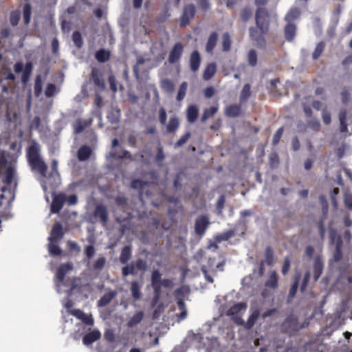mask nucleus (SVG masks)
Instances as JSON below:
<instances>
[{"mask_svg": "<svg viewBox=\"0 0 352 352\" xmlns=\"http://www.w3.org/2000/svg\"><path fill=\"white\" fill-rule=\"evenodd\" d=\"M0 166L6 168L4 186L1 189L0 206L3 201L10 204L14 198L17 183L16 181V160L8 153H3L0 157Z\"/></svg>", "mask_w": 352, "mask_h": 352, "instance_id": "nucleus-1", "label": "nucleus"}, {"mask_svg": "<svg viewBox=\"0 0 352 352\" xmlns=\"http://www.w3.org/2000/svg\"><path fill=\"white\" fill-rule=\"evenodd\" d=\"M73 263L68 262L61 264L58 270L54 279V283L58 293H67L70 295L74 287L69 280H65V276L72 271Z\"/></svg>", "mask_w": 352, "mask_h": 352, "instance_id": "nucleus-2", "label": "nucleus"}, {"mask_svg": "<svg viewBox=\"0 0 352 352\" xmlns=\"http://www.w3.org/2000/svg\"><path fill=\"white\" fill-rule=\"evenodd\" d=\"M40 151V146L37 143H33L28 147L27 157L32 169L37 170L43 177H45L47 166L41 159Z\"/></svg>", "mask_w": 352, "mask_h": 352, "instance_id": "nucleus-3", "label": "nucleus"}, {"mask_svg": "<svg viewBox=\"0 0 352 352\" xmlns=\"http://www.w3.org/2000/svg\"><path fill=\"white\" fill-rule=\"evenodd\" d=\"M255 18L256 25L262 34L267 32L271 22L277 21V14L275 12L269 13L263 8L257 9Z\"/></svg>", "mask_w": 352, "mask_h": 352, "instance_id": "nucleus-4", "label": "nucleus"}, {"mask_svg": "<svg viewBox=\"0 0 352 352\" xmlns=\"http://www.w3.org/2000/svg\"><path fill=\"white\" fill-rule=\"evenodd\" d=\"M186 290V288L182 287L175 290V294L176 296V298L177 299V304L179 310L180 311V313L177 314V316L180 320H184L188 315V311L186 308L185 303L180 298V296H184V292Z\"/></svg>", "mask_w": 352, "mask_h": 352, "instance_id": "nucleus-5", "label": "nucleus"}, {"mask_svg": "<svg viewBox=\"0 0 352 352\" xmlns=\"http://www.w3.org/2000/svg\"><path fill=\"white\" fill-rule=\"evenodd\" d=\"M214 258H210L208 261V265H203L201 269L205 279L210 283L214 282L213 276L217 274V270L214 268Z\"/></svg>", "mask_w": 352, "mask_h": 352, "instance_id": "nucleus-6", "label": "nucleus"}, {"mask_svg": "<svg viewBox=\"0 0 352 352\" xmlns=\"http://www.w3.org/2000/svg\"><path fill=\"white\" fill-rule=\"evenodd\" d=\"M131 188L138 190L140 200H143L144 197H148L149 183L143 182L140 179H134L131 182Z\"/></svg>", "mask_w": 352, "mask_h": 352, "instance_id": "nucleus-7", "label": "nucleus"}, {"mask_svg": "<svg viewBox=\"0 0 352 352\" xmlns=\"http://www.w3.org/2000/svg\"><path fill=\"white\" fill-rule=\"evenodd\" d=\"M282 327L285 331L292 333L299 330L302 327L298 324L296 317L289 316L283 323Z\"/></svg>", "mask_w": 352, "mask_h": 352, "instance_id": "nucleus-8", "label": "nucleus"}, {"mask_svg": "<svg viewBox=\"0 0 352 352\" xmlns=\"http://www.w3.org/2000/svg\"><path fill=\"white\" fill-rule=\"evenodd\" d=\"M195 14V7L193 4L185 6L180 19L181 25L186 26L194 18Z\"/></svg>", "mask_w": 352, "mask_h": 352, "instance_id": "nucleus-9", "label": "nucleus"}, {"mask_svg": "<svg viewBox=\"0 0 352 352\" xmlns=\"http://www.w3.org/2000/svg\"><path fill=\"white\" fill-rule=\"evenodd\" d=\"M66 201V195L60 193L55 195L53 197L52 203L51 204V212L58 213L63 208V206Z\"/></svg>", "mask_w": 352, "mask_h": 352, "instance_id": "nucleus-10", "label": "nucleus"}, {"mask_svg": "<svg viewBox=\"0 0 352 352\" xmlns=\"http://www.w3.org/2000/svg\"><path fill=\"white\" fill-rule=\"evenodd\" d=\"M209 219L205 216L199 217L195 221V230L197 235L203 236L209 225Z\"/></svg>", "mask_w": 352, "mask_h": 352, "instance_id": "nucleus-11", "label": "nucleus"}, {"mask_svg": "<svg viewBox=\"0 0 352 352\" xmlns=\"http://www.w3.org/2000/svg\"><path fill=\"white\" fill-rule=\"evenodd\" d=\"M184 51L183 45L181 43H177L171 50L168 56V62L173 64L177 62L182 57Z\"/></svg>", "mask_w": 352, "mask_h": 352, "instance_id": "nucleus-12", "label": "nucleus"}, {"mask_svg": "<svg viewBox=\"0 0 352 352\" xmlns=\"http://www.w3.org/2000/svg\"><path fill=\"white\" fill-rule=\"evenodd\" d=\"M94 216L95 218L98 219L100 222L105 226L108 221V212L105 206L98 204L96 206Z\"/></svg>", "mask_w": 352, "mask_h": 352, "instance_id": "nucleus-13", "label": "nucleus"}, {"mask_svg": "<svg viewBox=\"0 0 352 352\" xmlns=\"http://www.w3.org/2000/svg\"><path fill=\"white\" fill-rule=\"evenodd\" d=\"M64 233L63 226L60 223L56 222L53 225L50 236L48 241L51 242H58L63 237Z\"/></svg>", "mask_w": 352, "mask_h": 352, "instance_id": "nucleus-14", "label": "nucleus"}, {"mask_svg": "<svg viewBox=\"0 0 352 352\" xmlns=\"http://www.w3.org/2000/svg\"><path fill=\"white\" fill-rule=\"evenodd\" d=\"M161 281L160 272L158 270H154L151 275V285L156 298H158L161 294Z\"/></svg>", "mask_w": 352, "mask_h": 352, "instance_id": "nucleus-15", "label": "nucleus"}, {"mask_svg": "<svg viewBox=\"0 0 352 352\" xmlns=\"http://www.w3.org/2000/svg\"><path fill=\"white\" fill-rule=\"evenodd\" d=\"M201 64V56L198 51L195 50L192 52L190 57V68L193 72H196L199 69Z\"/></svg>", "mask_w": 352, "mask_h": 352, "instance_id": "nucleus-16", "label": "nucleus"}, {"mask_svg": "<svg viewBox=\"0 0 352 352\" xmlns=\"http://www.w3.org/2000/svg\"><path fill=\"white\" fill-rule=\"evenodd\" d=\"M91 80L98 88L102 90L104 89L105 84L102 78V75L99 69L96 67L93 68L91 70Z\"/></svg>", "mask_w": 352, "mask_h": 352, "instance_id": "nucleus-17", "label": "nucleus"}, {"mask_svg": "<svg viewBox=\"0 0 352 352\" xmlns=\"http://www.w3.org/2000/svg\"><path fill=\"white\" fill-rule=\"evenodd\" d=\"M199 116V108L195 104L190 105L186 110V118L189 123H194Z\"/></svg>", "mask_w": 352, "mask_h": 352, "instance_id": "nucleus-18", "label": "nucleus"}, {"mask_svg": "<svg viewBox=\"0 0 352 352\" xmlns=\"http://www.w3.org/2000/svg\"><path fill=\"white\" fill-rule=\"evenodd\" d=\"M101 337V333L98 330H94L86 334L82 338V342L85 345L91 344L93 342L99 340Z\"/></svg>", "mask_w": 352, "mask_h": 352, "instance_id": "nucleus-19", "label": "nucleus"}, {"mask_svg": "<svg viewBox=\"0 0 352 352\" xmlns=\"http://www.w3.org/2000/svg\"><path fill=\"white\" fill-rule=\"evenodd\" d=\"M117 296L116 291H110L105 293L98 301V307H104L107 305Z\"/></svg>", "mask_w": 352, "mask_h": 352, "instance_id": "nucleus-20", "label": "nucleus"}, {"mask_svg": "<svg viewBox=\"0 0 352 352\" xmlns=\"http://www.w3.org/2000/svg\"><path fill=\"white\" fill-rule=\"evenodd\" d=\"M247 309V305L244 302H239L231 307L227 311V315L230 316H234L241 313V311L244 312Z\"/></svg>", "mask_w": 352, "mask_h": 352, "instance_id": "nucleus-21", "label": "nucleus"}, {"mask_svg": "<svg viewBox=\"0 0 352 352\" xmlns=\"http://www.w3.org/2000/svg\"><path fill=\"white\" fill-rule=\"evenodd\" d=\"M92 153L91 148L88 146H81L78 151V159L79 161L88 160Z\"/></svg>", "mask_w": 352, "mask_h": 352, "instance_id": "nucleus-22", "label": "nucleus"}, {"mask_svg": "<svg viewBox=\"0 0 352 352\" xmlns=\"http://www.w3.org/2000/svg\"><path fill=\"white\" fill-rule=\"evenodd\" d=\"M217 72V65L214 63L208 64L205 68L203 74V78L205 80H210L213 77Z\"/></svg>", "mask_w": 352, "mask_h": 352, "instance_id": "nucleus-23", "label": "nucleus"}, {"mask_svg": "<svg viewBox=\"0 0 352 352\" xmlns=\"http://www.w3.org/2000/svg\"><path fill=\"white\" fill-rule=\"evenodd\" d=\"M296 27L293 23H287L285 28V36L287 41H292L296 35Z\"/></svg>", "mask_w": 352, "mask_h": 352, "instance_id": "nucleus-24", "label": "nucleus"}, {"mask_svg": "<svg viewBox=\"0 0 352 352\" xmlns=\"http://www.w3.org/2000/svg\"><path fill=\"white\" fill-rule=\"evenodd\" d=\"M323 269V262L320 257H316L314 265V280L316 281L322 274Z\"/></svg>", "mask_w": 352, "mask_h": 352, "instance_id": "nucleus-25", "label": "nucleus"}, {"mask_svg": "<svg viewBox=\"0 0 352 352\" xmlns=\"http://www.w3.org/2000/svg\"><path fill=\"white\" fill-rule=\"evenodd\" d=\"M218 39V34L217 32H212L206 43V50L208 53H212L214 49Z\"/></svg>", "mask_w": 352, "mask_h": 352, "instance_id": "nucleus-26", "label": "nucleus"}, {"mask_svg": "<svg viewBox=\"0 0 352 352\" xmlns=\"http://www.w3.org/2000/svg\"><path fill=\"white\" fill-rule=\"evenodd\" d=\"M33 70V65L32 62L28 61L26 63L25 67L23 69V72L21 76V81L23 83L25 84L29 81V78L32 74Z\"/></svg>", "mask_w": 352, "mask_h": 352, "instance_id": "nucleus-27", "label": "nucleus"}, {"mask_svg": "<svg viewBox=\"0 0 352 352\" xmlns=\"http://www.w3.org/2000/svg\"><path fill=\"white\" fill-rule=\"evenodd\" d=\"M267 287L275 289L278 287V276L274 271H272L269 274V278L265 282Z\"/></svg>", "mask_w": 352, "mask_h": 352, "instance_id": "nucleus-28", "label": "nucleus"}, {"mask_svg": "<svg viewBox=\"0 0 352 352\" xmlns=\"http://www.w3.org/2000/svg\"><path fill=\"white\" fill-rule=\"evenodd\" d=\"M250 36L252 38V39H254L256 41V45L258 46H259L260 47H265V41L264 36L263 35L258 36L257 30H256L254 28H250Z\"/></svg>", "mask_w": 352, "mask_h": 352, "instance_id": "nucleus-29", "label": "nucleus"}, {"mask_svg": "<svg viewBox=\"0 0 352 352\" xmlns=\"http://www.w3.org/2000/svg\"><path fill=\"white\" fill-rule=\"evenodd\" d=\"M241 112V105L239 104H232L225 110V113L228 117H237L239 116Z\"/></svg>", "mask_w": 352, "mask_h": 352, "instance_id": "nucleus-30", "label": "nucleus"}, {"mask_svg": "<svg viewBox=\"0 0 352 352\" xmlns=\"http://www.w3.org/2000/svg\"><path fill=\"white\" fill-rule=\"evenodd\" d=\"M141 285L137 281H133L131 285V295L135 300H139L141 298Z\"/></svg>", "mask_w": 352, "mask_h": 352, "instance_id": "nucleus-31", "label": "nucleus"}, {"mask_svg": "<svg viewBox=\"0 0 352 352\" xmlns=\"http://www.w3.org/2000/svg\"><path fill=\"white\" fill-rule=\"evenodd\" d=\"M259 316L260 311L258 309H256L253 310L252 314L249 316L247 322L245 323V328L248 329H251L257 321L258 318H259Z\"/></svg>", "mask_w": 352, "mask_h": 352, "instance_id": "nucleus-32", "label": "nucleus"}, {"mask_svg": "<svg viewBox=\"0 0 352 352\" xmlns=\"http://www.w3.org/2000/svg\"><path fill=\"white\" fill-rule=\"evenodd\" d=\"M300 11L297 8H291L285 17V20L287 23H292L294 20L300 16Z\"/></svg>", "mask_w": 352, "mask_h": 352, "instance_id": "nucleus-33", "label": "nucleus"}, {"mask_svg": "<svg viewBox=\"0 0 352 352\" xmlns=\"http://www.w3.org/2000/svg\"><path fill=\"white\" fill-rule=\"evenodd\" d=\"M339 120H340V130L341 133H346L347 131V124H346V111L343 109L339 113Z\"/></svg>", "mask_w": 352, "mask_h": 352, "instance_id": "nucleus-34", "label": "nucleus"}, {"mask_svg": "<svg viewBox=\"0 0 352 352\" xmlns=\"http://www.w3.org/2000/svg\"><path fill=\"white\" fill-rule=\"evenodd\" d=\"M160 86H161V88L164 91H166L168 94L173 93L175 89V86H174L173 82L168 78L162 79L160 81Z\"/></svg>", "mask_w": 352, "mask_h": 352, "instance_id": "nucleus-35", "label": "nucleus"}, {"mask_svg": "<svg viewBox=\"0 0 352 352\" xmlns=\"http://www.w3.org/2000/svg\"><path fill=\"white\" fill-rule=\"evenodd\" d=\"M179 126V121L177 117H172L169 119L168 123L166 125V130L168 133L175 132Z\"/></svg>", "mask_w": 352, "mask_h": 352, "instance_id": "nucleus-36", "label": "nucleus"}, {"mask_svg": "<svg viewBox=\"0 0 352 352\" xmlns=\"http://www.w3.org/2000/svg\"><path fill=\"white\" fill-rule=\"evenodd\" d=\"M131 256V250L129 246H125L120 254V261L122 264H125L130 259Z\"/></svg>", "mask_w": 352, "mask_h": 352, "instance_id": "nucleus-37", "label": "nucleus"}, {"mask_svg": "<svg viewBox=\"0 0 352 352\" xmlns=\"http://www.w3.org/2000/svg\"><path fill=\"white\" fill-rule=\"evenodd\" d=\"M218 111V107H211L209 109H206L201 116V122H205L208 118L212 117Z\"/></svg>", "mask_w": 352, "mask_h": 352, "instance_id": "nucleus-38", "label": "nucleus"}, {"mask_svg": "<svg viewBox=\"0 0 352 352\" xmlns=\"http://www.w3.org/2000/svg\"><path fill=\"white\" fill-rule=\"evenodd\" d=\"M144 317V314L142 311H139L135 314L133 317L128 322V326L132 327L138 323H140Z\"/></svg>", "mask_w": 352, "mask_h": 352, "instance_id": "nucleus-39", "label": "nucleus"}, {"mask_svg": "<svg viewBox=\"0 0 352 352\" xmlns=\"http://www.w3.org/2000/svg\"><path fill=\"white\" fill-rule=\"evenodd\" d=\"M43 89V80L41 75H37L35 79L34 84V95L36 97H38Z\"/></svg>", "mask_w": 352, "mask_h": 352, "instance_id": "nucleus-40", "label": "nucleus"}, {"mask_svg": "<svg viewBox=\"0 0 352 352\" xmlns=\"http://www.w3.org/2000/svg\"><path fill=\"white\" fill-rule=\"evenodd\" d=\"M325 47V43L323 41L318 43L312 54V58L314 60H317L322 53L323 52Z\"/></svg>", "mask_w": 352, "mask_h": 352, "instance_id": "nucleus-41", "label": "nucleus"}, {"mask_svg": "<svg viewBox=\"0 0 352 352\" xmlns=\"http://www.w3.org/2000/svg\"><path fill=\"white\" fill-rule=\"evenodd\" d=\"M250 96V85L249 84H245L243 89L241 90V94H240V102L243 103V102L246 101L249 97Z\"/></svg>", "mask_w": 352, "mask_h": 352, "instance_id": "nucleus-42", "label": "nucleus"}, {"mask_svg": "<svg viewBox=\"0 0 352 352\" xmlns=\"http://www.w3.org/2000/svg\"><path fill=\"white\" fill-rule=\"evenodd\" d=\"M87 126L86 121L82 120H77L73 123V128L74 133L76 134H78L81 133L85 126Z\"/></svg>", "mask_w": 352, "mask_h": 352, "instance_id": "nucleus-43", "label": "nucleus"}, {"mask_svg": "<svg viewBox=\"0 0 352 352\" xmlns=\"http://www.w3.org/2000/svg\"><path fill=\"white\" fill-rule=\"evenodd\" d=\"M111 155L113 157L123 159V158H129L131 159V155L128 151L126 150H120V151H114L111 153Z\"/></svg>", "mask_w": 352, "mask_h": 352, "instance_id": "nucleus-44", "label": "nucleus"}, {"mask_svg": "<svg viewBox=\"0 0 352 352\" xmlns=\"http://www.w3.org/2000/svg\"><path fill=\"white\" fill-rule=\"evenodd\" d=\"M109 54L104 50H100L96 53V58L100 63H104L109 60Z\"/></svg>", "mask_w": 352, "mask_h": 352, "instance_id": "nucleus-45", "label": "nucleus"}, {"mask_svg": "<svg viewBox=\"0 0 352 352\" xmlns=\"http://www.w3.org/2000/svg\"><path fill=\"white\" fill-rule=\"evenodd\" d=\"M222 47L223 51H229L231 47V39L230 34L227 32L224 33L222 36Z\"/></svg>", "mask_w": 352, "mask_h": 352, "instance_id": "nucleus-46", "label": "nucleus"}, {"mask_svg": "<svg viewBox=\"0 0 352 352\" xmlns=\"http://www.w3.org/2000/svg\"><path fill=\"white\" fill-rule=\"evenodd\" d=\"M188 88V84L186 82H183L179 89L177 100L178 101H182L186 96V91Z\"/></svg>", "mask_w": 352, "mask_h": 352, "instance_id": "nucleus-47", "label": "nucleus"}, {"mask_svg": "<svg viewBox=\"0 0 352 352\" xmlns=\"http://www.w3.org/2000/svg\"><path fill=\"white\" fill-rule=\"evenodd\" d=\"M72 41L74 45L80 48L82 46L83 41L81 34L78 31H75L72 34Z\"/></svg>", "mask_w": 352, "mask_h": 352, "instance_id": "nucleus-48", "label": "nucleus"}, {"mask_svg": "<svg viewBox=\"0 0 352 352\" xmlns=\"http://www.w3.org/2000/svg\"><path fill=\"white\" fill-rule=\"evenodd\" d=\"M54 243L55 242L50 241V243L48 245V250L50 254L54 256L60 255L62 252V250L58 245H55Z\"/></svg>", "mask_w": 352, "mask_h": 352, "instance_id": "nucleus-49", "label": "nucleus"}, {"mask_svg": "<svg viewBox=\"0 0 352 352\" xmlns=\"http://www.w3.org/2000/svg\"><path fill=\"white\" fill-rule=\"evenodd\" d=\"M23 19L25 24H28L30 21L31 17V6L26 3L23 7Z\"/></svg>", "mask_w": 352, "mask_h": 352, "instance_id": "nucleus-50", "label": "nucleus"}, {"mask_svg": "<svg viewBox=\"0 0 352 352\" xmlns=\"http://www.w3.org/2000/svg\"><path fill=\"white\" fill-rule=\"evenodd\" d=\"M342 241L339 240L337 245H336V250L333 255V258L335 261H339L342 258Z\"/></svg>", "mask_w": 352, "mask_h": 352, "instance_id": "nucleus-51", "label": "nucleus"}, {"mask_svg": "<svg viewBox=\"0 0 352 352\" xmlns=\"http://www.w3.org/2000/svg\"><path fill=\"white\" fill-rule=\"evenodd\" d=\"M299 279H300V277L296 278L295 281L294 282V283L292 284V285L289 289V296H288L289 300L292 299L296 294V292H297V289L298 287Z\"/></svg>", "mask_w": 352, "mask_h": 352, "instance_id": "nucleus-52", "label": "nucleus"}, {"mask_svg": "<svg viewBox=\"0 0 352 352\" xmlns=\"http://www.w3.org/2000/svg\"><path fill=\"white\" fill-rule=\"evenodd\" d=\"M329 238L331 243L337 245L339 240H342L340 235L338 234L337 231L335 229H331L329 230Z\"/></svg>", "mask_w": 352, "mask_h": 352, "instance_id": "nucleus-53", "label": "nucleus"}, {"mask_svg": "<svg viewBox=\"0 0 352 352\" xmlns=\"http://www.w3.org/2000/svg\"><path fill=\"white\" fill-rule=\"evenodd\" d=\"M248 63L252 66H255L257 63V54L254 50H250L248 54Z\"/></svg>", "mask_w": 352, "mask_h": 352, "instance_id": "nucleus-54", "label": "nucleus"}, {"mask_svg": "<svg viewBox=\"0 0 352 352\" xmlns=\"http://www.w3.org/2000/svg\"><path fill=\"white\" fill-rule=\"evenodd\" d=\"M344 203L345 207L352 211V194L345 192L344 194Z\"/></svg>", "mask_w": 352, "mask_h": 352, "instance_id": "nucleus-55", "label": "nucleus"}, {"mask_svg": "<svg viewBox=\"0 0 352 352\" xmlns=\"http://www.w3.org/2000/svg\"><path fill=\"white\" fill-rule=\"evenodd\" d=\"M122 276L126 277L129 274H135V265L131 263L130 265H128L122 269Z\"/></svg>", "mask_w": 352, "mask_h": 352, "instance_id": "nucleus-56", "label": "nucleus"}, {"mask_svg": "<svg viewBox=\"0 0 352 352\" xmlns=\"http://www.w3.org/2000/svg\"><path fill=\"white\" fill-rule=\"evenodd\" d=\"M265 262L271 265L273 264L274 258H273V251L270 247H267L265 249Z\"/></svg>", "mask_w": 352, "mask_h": 352, "instance_id": "nucleus-57", "label": "nucleus"}, {"mask_svg": "<svg viewBox=\"0 0 352 352\" xmlns=\"http://www.w3.org/2000/svg\"><path fill=\"white\" fill-rule=\"evenodd\" d=\"M106 263V259L104 257H99L94 265V268L96 270H101L104 267Z\"/></svg>", "mask_w": 352, "mask_h": 352, "instance_id": "nucleus-58", "label": "nucleus"}, {"mask_svg": "<svg viewBox=\"0 0 352 352\" xmlns=\"http://www.w3.org/2000/svg\"><path fill=\"white\" fill-rule=\"evenodd\" d=\"M56 91V86L54 84L50 83L47 85L45 94L47 97H52L54 95Z\"/></svg>", "mask_w": 352, "mask_h": 352, "instance_id": "nucleus-59", "label": "nucleus"}, {"mask_svg": "<svg viewBox=\"0 0 352 352\" xmlns=\"http://www.w3.org/2000/svg\"><path fill=\"white\" fill-rule=\"evenodd\" d=\"M147 267V263L145 260L139 258L136 261L135 269L137 268L139 270L145 271Z\"/></svg>", "mask_w": 352, "mask_h": 352, "instance_id": "nucleus-60", "label": "nucleus"}, {"mask_svg": "<svg viewBox=\"0 0 352 352\" xmlns=\"http://www.w3.org/2000/svg\"><path fill=\"white\" fill-rule=\"evenodd\" d=\"M190 137V133L187 132L185 135L182 136L180 139L176 142L175 147H180L184 145Z\"/></svg>", "mask_w": 352, "mask_h": 352, "instance_id": "nucleus-61", "label": "nucleus"}, {"mask_svg": "<svg viewBox=\"0 0 352 352\" xmlns=\"http://www.w3.org/2000/svg\"><path fill=\"white\" fill-rule=\"evenodd\" d=\"M322 121L325 124H329L331 122L330 113L327 109H323L322 112Z\"/></svg>", "mask_w": 352, "mask_h": 352, "instance_id": "nucleus-62", "label": "nucleus"}, {"mask_svg": "<svg viewBox=\"0 0 352 352\" xmlns=\"http://www.w3.org/2000/svg\"><path fill=\"white\" fill-rule=\"evenodd\" d=\"M283 133V128L280 127L279 128L276 133L274 134L272 140V142L274 145H276L278 143L280 139L281 138Z\"/></svg>", "mask_w": 352, "mask_h": 352, "instance_id": "nucleus-63", "label": "nucleus"}, {"mask_svg": "<svg viewBox=\"0 0 352 352\" xmlns=\"http://www.w3.org/2000/svg\"><path fill=\"white\" fill-rule=\"evenodd\" d=\"M167 115L164 108L162 107L159 110V120L162 124H165L166 122Z\"/></svg>", "mask_w": 352, "mask_h": 352, "instance_id": "nucleus-64", "label": "nucleus"}]
</instances>
